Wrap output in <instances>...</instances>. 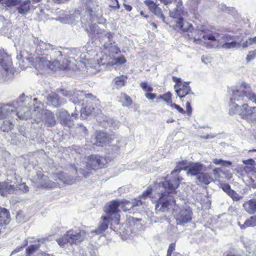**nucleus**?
Instances as JSON below:
<instances>
[{"label":"nucleus","instance_id":"nucleus-19","mask_svg":"<svg viewBox=\"0 0 256 256\" xmlns=\"http://www.w3.org/2000/svg\"><path fill=\"white\" fill-rule=\"evenodd\" d=\"M62 124L68 125L73 120L76 119L78 117V112L72 113L70 115L68 112L64 110H60L57 114Z\"/></svg>","mask_w":256,"mask_h":256},{"label":"nucleus","instance_id":"nucleus-59","mask_svg":"<svg viewBox=\"0 0 256 256\" xmlns=\"http://www.w3.org/2000/svg\"><path fill=\"white\" fill-rule=\"evenodd\" d=\"M156 94H152V93H149L146 92L145 94V96L148 100H154L156 98Z\"/></svg>","mask_w":256,"mask_h":256},{"label":"nucleus","instance_id":"nucleus-39","mask_svg":"<svg viewBox=\"0 0 256 256\" xmlns=\"http://www.w3.org/2000/svg\"><path fill=\"white\" fill-rule=\"evenodd\" d=\"M120 207L122 208L124 211H127L130 210L132 208H134V204L130 201L126 200L120 201Z\"/></svg>","mask_w":256,"mask_h":256},{"label":"nucleus","instance_id":"nucleus-57","mask_svg":"<svg viewBox=\"0 0 256 256\" xmlns=\"http://www.w3.org/2000/svg\"><path fill=\"white\" fill-rule=\"evenodd\" d=\"M18 188L24 192H26L28 191V187L24 183L19 184Z\"/></svg>","mask_w":256,"mask_h":256},{"label":"nucleus","instance_id":"nucleus-51","mask_svg":"<svg viewBox=\"0 0 256 256\" xmlns=\"http://www.w3.org/2000/svg\"><path fill=\"white\" fill-rule=\"evenodd\" d=\"M242 163L252 168H254V166L255 165V161L252 158H250L246 160H243Z\"/></svg>","mask_w":256,"mask_h":256},{"label":"nucleus","instance_id":"nucleus-27","mask_svg":"<svg viewBox=\"0 0 256 256\" xmlns=\"http://www.w3.org/2000/svg\"><path fill=\"white\" fill-rule=\"evenodd\" d=\"M188 82H184L181 86L175 90L176 93L180 98H184L192 92Z\"/></svg>","mask_w":256,"mask_h":256},{"label":"nucleus","instance_id":"nucleus-33","mask_svg":"<svg viewBox=\"0 0 256 256\" xmlns=\"http://www.w3.org/2000/svg\"><path fill=\"white\" fill-rule=\"evenodd\" d=\"M80 18V10H75L73 13L66 17L68 23L71 24H76L78 22Z\"/></svg>","mask_w":256,"mask_h":256},{"label":"nucleus","instance_id":"nucleus-50","mask_svg":"<svg viewBox=\"0 0 256 256\" xmlns=\"http://www.w3.org/2000/svg\"><path fill=\"white\" fill-rule=\"evenodd\" d=\"M158 18H162L164 22V16L162 14V10L158 6L152 12Z\"/></svg>","mask_w":256,"mask_h":256},{"label":"nucleus","instance_id":"nucleus-12","mask_svg":"<svg viewBox=\"0 0 256 256\" xmlns=\"http://www.w3.org/2000/svg\"><path fill=\"white\" fill-rule=\"evenodd\" d=\"M86 159L87 168L94 170L103 168L107 163L105 158L99 155H91L88 156Z\"/></svg>","mask_w":256,"mask_h":256},{"label":"nucleus","instance_id":"nucleus-17","mask_svg":"<svg viewBox=\"0 0 256 256\" xmlns=\"http://www.w3.org/2000/svg\"><path fill=\"white\" fill-rule=\"evenodd\" d=\"M34 43L36 45V52L38 53H42V55H46L48 57L49 55L52 48V45L49 43H46L41 40H38V38L34 39Z\"/></svg>","mask_w":256,"mask_h":256},{"label":"nucleus","instance_id":"nucleus-38","mask_svg":"<svg viewBox=\"0 0 256 256\" xmlns=\"http://www.w3.org/2000/svg\"><path fill=\"white\" fill-rule=\"evenodd\" d=\"M212 162L216 165L224 166L226 167H230L232 163L228 160H224L222 159L214 158L212 160Z\"/></svg>","mask_w":256,"mask_h":256},{"label":"nucleus","instance_id":"nucleus-18","mask_svg":"<svg viewBox=\"0 0 256 256\" xmlns=\"http://www.w3.org/2000/svg\"><path fill=\"white\" fill-rule=\"evenodd\" d=\"M36 180L38 187L51 188L55 185L54 182L50 180L47 176H44L40 172L37 173Z\"/></svg>","mask_w":256,"mask_h":256},{"label":"nucleus","instance_id":"nucleus-46","mask_svg":"<svg viewBox=\"0 0 256 256\" xmlns=\"http://www.w3.org/2000/svg\"><path fill=\"white\" fill-rule=\"evenodd\" d=\"M140 86L144 92H151L153 90V88L148 85V83L146 82H141L140 84Z\"/></svg>","mask_w":256,"mask_h":256},{"label":"nucleus","instance_id":"nucleus-55","mask_svg":"<svg viewBox=\"0 0 256 256\" xmlns=\"http://www.w3.org/2000/svg\"><path fill=\"white\" fill-rule=\"evenodd\" d=\"M221 188L222 190L225 192L227 194L232 190L230 184H221Z\"/></svg>","mask_w":256,"mask_h":256},{"label":"nucleus","instance_id":"nucleus-42","mask_svg":"<svg viewBox=\"0 0 256 256\" xmlns=\"http://www.w3.org/2000/svg\"><path fill=\"white\" fill-rule=\"evenodd\" d=\"M122 97L124 99V101L122 104L123 106H128L132 104V100L128 95L126 94H122Z\"/></svg>","mask_w":256,"mask_h":256},{"label":"nucleus","instance_id":"nucleus-15","mask_svg":"<svg viewBox=\"0 0 256 256\" xmlns=\"http://www.w3.org/2000/svg\"><path fill=\"white\" fill-rule=\"evenodd\" d=\"M120 200H112L110 203L106 204L105 207V211L108 215L107 216L110 217L112 214L116 218L115 224H118L119 220V214L118 212H120L118 207L120 206Z\"/></svg>","mask_w":256,"mask_h":256},{"label":"nucleus","instance_id":"nucleus-31","mask_svg":"<svg viewBox=\"0 0 256 256\" xmlns=\"http://www.w3.org/2000/svg\"><path fill=\"white\" fill-rule=\"evenodd\" d=\"M126 79L127 77L123 75L116 77L112 80V84H114V88L120 89L124 86Z\"/></svg>","mask_w":256,"mask_h":256},{"label":"nucleus","instance_id":"nucleus-48","mask_svg":"<svg viewBox=\"0 0 256 256\" xmlns=\"http://www.w3.org/2000/svg\"><path fill=\"white\" fill-rule=\"evenodd\" d=\"M152 188L150 186L148 187L146 190L142 192L140 198H150L152 194Z\"/></svg>","mask_w":256,"mask_h":256},{"label":"nucleus","instance_id":"nucleus-56","mask_svg":"<svg viewBox=\"0 0 256 256\" xmlns=\"http://www.w3.org/2000/svg\"><path fill=\"white\" fill-rule=\"evenodd\" d=\"M170 106L172 108H176L178 112H179L180 113L182 114H184L186 113V112L182 108L180 107L178 105L176 104H171Z\"/></svg>","mask_w":256,"mask_h":256},{"label":"nucleus","instance_id":"nucleus-16","mask_svg":"<svg viewBox=\"0 0 256 256\" xmlns=\"http://www.w3.org/2000/svg\"><path fill=\"white\" fill-rule=\"evenodd\" d=\"M100 41L103 43L104 48L110 52V54H117L120 50L116 42L112 40V35L110 33V38L104 37Z\"/></svg>","mask_w":256,"mask_h":256},{"label":"nucleus","instance_id":"nucleus-11","mask_svg":"<svg viewBox=\"0 0 256 256\" xmlns=\"http://www.w3.org/2000/svg\"><path fill=\"white\" fill-rule=\"evenodd\" d=\"M192 214V212L190 207L180 209L178 212L174 210V216L178 224L184 225L191 221Z\"/></svg>","mask_w":256,"mask_h":256},{"label":"nucleus","instance_id":"nucleus-1","mask_svg":"<svg viewBox=\"0 0 256 256\" xmlns=\"http://www.w3.org/2000/svg\"><path fill=\"white\" fill-rule=\"evenodd\" d=\"M180 168L174 170L171 172V176L167 177L164 182H159L158 188V200L156 206V211L157 214L160 212H164L170 208L176 206V200L171 196L176 193V190L180 184V179L178 176L179 172L182 170H188L187 174L188 176H196L206 170V166L200 162L190 164L188 166L182 167L186 164L184 161L179 163Z\"/></svg>","mask_w":256,"mask_h":256},{"label":"nucleus","instance_id":"nucleus-64","mask_svg":"<svg viewBox=\"0 0 256 256\" xmlns=\"http://www.w3.org/2000/svg\"><path fill=\"white\" fill-rule=\"evenodd\" d=\"M132 202V204H134V207L140 206L142 204V202L140 200H135Z\"/></svg>","mask_w":256,"mask_h":256},{"label":"nucleus","instance_id":"nucleus-54","mask_svg":"<svg viewBox=\"0 0 256 256\" xmlns=\"http://www.w3.org/2000/svg\"><path fill=\"white\" fill-rule=\"evenodd\" d=\"M116 146L118 148H120V147H122V146H125L126 144V140L122 138H116Z\"/></svg>","mask_w":256,"mask_h":256},{"label":"nucleus","instance_id":"nucleus-36","mask_svg":"<svg viewBox=\"0 0 256 256\" xmlns=\"http://www.w3.org/2000/svg\"><path fill=\"white\" fill-rule=\"evenodd\" d=\"M40 242V240H38V244H32V245H30L29 246H28L26 250V256H30V255L36 252L40 248V244H39Z\"/></svg>","mask_w":256,"mask_h":256},{"label":"nucleus","instance_id":"nucleus-5","mask_svg":"<svg viewBox=\"0 0 256 256\" xmlns=\"http://www.w3.org/2000/svg\"><path fill=\"white\" fill-rule=\"evenodd\" d=\"M176 8L170 10V16L178 19L176 21V28L180 30L183 32H189L192 27L191 24L184 20V17L186 15V12L183 10L182 4L181 0H176L175 2Z\"/></svg>","mask_w":256,"mask_h":256},{"label":"nucleus","instance_id":"nucleus-43","mask_svg":"<svg viewBox=\"0 0 256 256\" xmlns=\"http://www.w3.org/2000/svg\"><path fill=\"white\" fill-rule=\"evenodd\" d=\"M144 2L152 12L158 7V6L152 0H145Z\"/></svg>","mask_w":256,"mask_h":256},{"label":"nucleus","instance_id":"nucleus-25","mask_svg":"<svg viewBox=\"0 0 256 256\" xmlns=\"http://www.w3.org/2000/svg\"><path fill=\"white\" fill-rule=\"evenodd\" d=\"M53 178L56 180H58L60 182L68 184H72L76 181V178H74L72 176L63 172L54 174Z\"/></svg>","mask_w":256,"mask_h":256},{"label":"nucleus","instance_id":"nucleus-8","mask_svg":"<svg viewBox=\"0 0 256 256\" xmlns=\"http://www.w3.org/2000/svg\"><path fill=\"white\" fill-rule=\"evenodd\" d=\"M232 99L237 100L238 102H246L252 100L256 104V96L253 93L250 86L244 82H242L238 90L235 91Z\"/></svg>","mask_w":256,"mask_h":256},{"label":"nucleus","instance_id":"nucleus-3","mask_svg":"<svg viewBox=\"0 0 256 256\" xmlns=\"http://www.w3.org/2000/svg\"><path fill=\"white\" fill-rule=\"evenodd\" d=\"M28 99L24 94H22L18 98L17 103L18 108L17 110L14 108L15 103L13 102L12 105L6 104L0 107V118L2 119L6 118H14L15 116L20 120L27 119L30 116V108L26 105V102Z\"/></svg>","mask_w":256,"mask_h":256},{"label":"nucleus","instance_id":"nucleus-6","mask_svg":"<svg viewBox=\"0 0 256 256\" xmlns=\"http://www.w3.org/2000/svg\"><path fill=\"white\" fill-rule=\"evenodd\" d=\"M85 238L86 234L84 232L80 230H70L58 238L56 242L60 247L64 248L67 244H78L82 242Z\"/></svg>","mask_w":256,"mask_h":256},{"label":"nucleus","instance_id":"nucleus-14","mask_svg":"<svg viewBox=\"0 0 256 256\" xmlns=\"http://www.w3.org/2000/svg\"><path fill=\"white\" fill-rule=\"evenodd\" d=\"M89 36L91 38H98L100 40L104 38H110V32L101 30L98 25L94 24L90 26L89 29H86Z\"/></svg>","mask_w":256,"mask_h":256},{"label":"nucleus","instance_id":"nucleus-26","mask_svg":"<svg viewBox=\"0 0 256 256\" xmlns=\"http://www.w3.org/2000/svg\"><path fill=\"white\" fill-rule=\"evenodd\" d=\"M16 190L14 185L5 182L0 183V194L2 196H5L8 194L15 193Z\"/></svg>","mask_w":256,"mask_h":256},{"label":"nucleus","instance_id":"nucleus-4","mask_svg":"<svg viewBox=\"0 0 256 256\" xmlns=\"http://www.w3.org/2000/svg\"><path fill=\"white\" fill-rule=\"evenodd\" d=\"M62 56V52L60 51L58 48L52 46V48L49 52L48 57L39 58L38 64L44 68H47L54 71H56L58 69L66 70L68 68V66L61 65L58 61L56 60Z\"/></svg>","mask_w":256,"mask_h":256},{"label":"nucleus","instance_id":"nucleus-47","mask_svg":"<svg viewBox=\"0 0 256 256\" xmlns=\"http://www.w3.org/2000/svg\"><path fill=\"white\" fill-rule=\"evenodd\" d=\"M172 94L168 92L163 94V100L165 101L168 104H170L172 103Z\"/></svg>","mask_w":256,"mask_h":256},{"label":"nucleus","instance_id":"nucleus-52","mask_svg":"<svg viewBox=\"0 0 256 256\" xmlns=\"http://www.w3.org/2000/svg\"><path fill=\"white\" fill-rule=\"evenodd\" d=\"M256 56V50L250 51L248 52L246 58L247 62H249L252 60Z\"/></svg>","mask_w":256,"mask_h":256},{"label":"nucleus","instance_id":"nucleus-44","mask_svg":"<svg viewBox=\"0 0 256 256\" xmlns=\"http://www.w3.org/2000/svg\"><path fill=\"white\" fill-rule=\"evenodd\" d=\"M234 200L238 201L242 198V196L237 194L234 190H232L228 194Z\"/></svg>","mask_w":256,"mask_h":256},{"label":"nucleus","instance_id":"nucleus-32","mask_svg":"<svg viewBox=\"0 0 256 256\" xmlns=\"http://www.w3.org/2000/svg\"><path fill=\"white\" fill-rule=\"evenodd\" d=\"M237 224L242 230L245 229L248 226H256V216H251L250 218L247 219L243 224H241L240 221H238Z\"/></svg>","mask_w":256,"mask_h":256},{"label":"nucleus","instance_id":"nucleus-20","mask_svg":"<svg viewBox=\"0 0 256 256\" xmlns=\"http://www.w3.org/2000/svg\"><path fill=\"white\" fill-rule=\"evenodd\" d=\"M86 4L87 6V11L92 19L98 17V6L96 0H85Z\"/></svg>","mask_w":256,"mask_h":256},{"label":"nucleus","instance_id":"nucleus-41","mask_svg":"<svg viewBox=\"0 0 256 256\" xmlns=\"http://www.w3.org/2000/svg\"><path fill=\"white\" fill-rule=\"evenodd\" d=\"M243 245L246 249V250L249 253L251 254L253 252L252 250V244L250 240L248 239L243 240H242Z\"/></svg>","mask_w":256,"mask_h":256},{"label":"nucleus","instance_id":"nucleus-60","mask_svg":"<svg viewBox=\"0 0 256 256\" xmlns=\"http://www.w3.org/2000/svg\"><path fill=\"white\" fill-rule=\"evenodd\" d=\"M123 6L124 7L126 10L128 12H130L132 10V6L128 4V3L124 0L123 2Z\"/></svg>","mask_w":256,"mask_h":256},{"label":"nucleus","instance_id":"nucleus-2","mask_svg":"<svg viewBox=\"0 0 256 256\" xmlns=\"http://www.w3.org/2000/svg\"><path fill=\"white\" fill-rule=\"evenodd\" d=\"M207 30L204 26L198 24L196 28L192 27L188 36L190 39H193L194 42L196 44H201L202 42V38L204 40H210L209 44L211 46H216L217 48L224 50L240 48L241 42H237L234 36L228 34H222L215 36L211 34H206Z\"/></svg>","mask_w":256,"mask_h":256},{"label":"nucleus","instance_id":"nucleus-23","mask_svg":"<svg viewBox=\"0 0 256 256\" xmlns=\"http://www.w3.org/2000/svg\"><path fill=\"white\" fill-rule=\"evenodd\" d=\"M238 88L234 89L232 90V96L230 98V103L229 104V112L228 114L230 116H234V114H238L240 116V114L242 111V106H238V104L235 103V102H237V100L232 99L234 97V94L235 91L238 90Z\"/></svg>","mask_w":256,"mask_h":256},{"label":"nucleus","instance_id":"nucleus-13","mask_svg":"<svg viewBox=\"0 0 256 256\" xmlns=\"http://www.w3.org/2000/svg\"><path fill=\"white\" fill-rule=\"evenodd\" d=\"M242 111L240 114L241 118L249 123L256 122V107L250 106L248 104H242Z\"/></svg>","mask_w":256,"mask_h":256},{"label":"nucleus","instance_id":"nucleus-35","mask_svg":"<svg viewBox=\"0 0 256 256\" xmlns=\"http://www.w3.org/2000/svg\"><path fill=\"white\" fill-rule=\"evenodd\" d=\"M14 126V124L10 120H6L3 122L0 129L4 132H8L13 128Z\"/></svg>","mask_w":256,"mask_h":256},{"label":"nucleus","instance_id":"nucleus-7","mask_svg":"<svg viewBox=\"0 0 256 256\" xmlns=\"http://www.w3.org/2000/svg\"><path fill=\"white\" fill-rule=\"evenodd\" d=\"M57 92L64 96L70 98V100L74 103L75 105L76 104H80V101H86V102L91 103V100H96V97H94L92 94H85L82 91H76V92H74L60 89L58 90Z\"/></svg>","mask_w":256,"mask_h":256},{"label":"nucleus","instance_id":"nucleus-45","mask_svg":"<svg viewBox=\"0 0 256 256\" xmlns=\"http://www.w3.org/2000/svg\"><path fill=\"white\" fill-rule=\"evenodd\" d=\"M166 220V216L163 214L162 216H153L152 218L151 221L152 222L154 223H158L162 222Z\"/></svg>","mask_w":256,"mask_h":256},{"label":"nucleus","instance_id":"nucleus-28","mask_svg":"<svg viewBox=\"0 0 256 256\" xmlns=\"http://www.w3.org/2000/svg\"><path fill=\"white\" fill-rule=\"evenodd\" d=\"M245 210L250 214H253L256 212V199H250L242 204Z\"/></svg>","mask_w":256,"mask_h":256},{"label":"nucleus","instance_id":"nucleus-37","mask_svg":"<svg viewBox=\"0 0 256 256\" xmlns=\"http://www.w3.org/2000/svg\"><path fill=\"white\" fill-rule=\"evenodd\" d=\"M94 110V108L92 106H86L82 108L80 110L81 112V116L82 118H86L87 116L90 114L93 110Z\"/></svg>","mask_w":256,"mask_h":256},{"label":"nucleus","instance_id":"nucleus-21","mask_svg":"<svg viewBox=\"0 0 256 256\" xmlns=\"http://www.w3.org/2000/svg\"><path fill=\"white\" fill-rule=\"evenodd\" d=\"M114 140V138H112V136H110L102 132H98L95 137V140L93 144L97 146H103L105 144L111 142Z\"/></svg>","mask_w":256,"mask_h":256},{"label":"nucleus","instance_id":"nucleus-22","mask_svg":"<svg viewBox=\"0 0 256 256\" xmlns=\"http://www.w3.org/2000/svg\"><path fill=\"white\" fill-rule=\"evenodd\" d=\"M42 119L48 126H54L56 124L54 116L50 111L47 110H42Z\"/></svg>","mask_w":256,"mask_h":256},{"label":"nucleus","instance_id":"nucleus-58","mask_svg":"<svg viewBox=\"0 0 256 256\" xmlns=\"http://www.w3.org/2000/svg\"><path fill=\"white\" fill-rule=\"evenodd\" d=\"M186 113L188 116H190L192 112V108L190 106V101H187L186 102Z\"/></svg>","mask_w":256,"mask_h":256},{"label":"nucleus","instance_id":"nucleus-40","mask_svg":"<svg viewBox=\"0 0 256 256\" xmlns=\"http://www.w3.org/2000/svg\"><path fill=\"white\" fill-rule=\"evenodd\" d=\"M104 122H106L107 123V124H106L104 126H112L113 127L115 126H119L120 124L118 122H115L110 118H108L107 116H105Z\"/></svg>","mask_w":256,"mask_h":256},{"label":"nucleus","instance_id":"nucleus-63","mask_svg":"<svg viewBox=\"0 0 256 256\" xmlns=\"http://www.w3.org/2000/svg\"><path fill=\"white\" fill-rule=\"evenodd\" d=\"M216 136V135L212 134H207L206 136H200V138L206 139V140H208L211 139Z\"/></svg>","mask_w":256,"mask_h":256},{"label":"nucleus","instance_id":"nucleus-53","mask_svg":"<svg viewBox=\"0 0 256 256\" xmlns=\"http://www.w3.org/2000/svg\"><path fill=\"white\" fill-rule=\"evenodd\" d=\"M176 244L175 243H171L168 250L166 256H171L173 251L175 250Z\"/></svg>","mask_w":256,"mask_h":256},{"label":"nucleus","instance_id":"nucleus-24","mask_svg":"<svg viewBox=\"0 0 256 256\" xmlns=\"http://www.w3.org/2000/svg\"><path fill=\"white\" fill-rule=\"evenodd\" d=\"M47 104L54 107H59L65 102L63 99L60 98L58 95L55 92L49 94L47 97Z\"/></svg>","mask_w":256,"mask_h":256},{"label":"nucleus","instance_id":"nucleus-10","mask_svg":"<svg viewBox=\"0 0 256 256\" xmlns=\"http://www.w3.org/2000/svg\"><path fill=\"white\" fill-rule=\"evenodd\" d=\"M12 62L7 54L0 50V78L6 80L12 72L10 70Z\"/></svg>","mask_w":256,"mask_h":256},{"label":"nucleus","instance_id":"nucleus-9","mask_svg":"<svg viewBox=\"0 0 256 256\" xmlns=\"http://www.w3.org/2000/svg\"><path fill=\"white\" fill-rule=\"evenodd\" d=\"M4 4L9 8L16 6L18 13L22 16H25L30 11L31 2L30 0H6Z\"/></svg>","mask_w":256,"mask_h":256},{"label":"nucleus","instance_id":"nucleus-29","mask_svg":"<svg viewBox=\"0 0 256 256\" xmlns=\"http://www.w3.org/2000/svg\"><path fill=\"white\" fill-rule=\"evenodd\" d=\"M103 221L99 225L98 228L94 230V232L97 234H100L104 232L108 228L110 220H112V218L109 216H103L102 218Z\"/></svg>","mask_w":256,"mask_h":256},{"label":"nucleus","instance_id":"nucleus-30","mask_svg":"<svg viewBox=\"0 0 256 256\" xmlns=\"http://www.w3.org/2000/svg\"><path fill=\"white\" fill-rule=\"evenodd\" d=\"M200 183L208 185L213 181L210 174L208 172H201L196 177Z\"/></svg>","mask_w":256,"mask_h":256},{"label":"nucleus","instance_id":"nucleus-49","mask_svg":"<svg viewBox=\"0 0 256 256\" xmlns=\"http://www.w3.org/2000/svg\"><path fill=\"white\" fill-rule=\"evenodd\" d=\"M172 79V80L176 83L174 86V90L176 89L177 88L181 86L182 84H183V83L182 82L180 78H177L175 76H173Z\"/></svg>","mask_w":256,"mask_h":256},{"label":"nucleus","instance_id":"nucleus-61","mask_svg":"<svg viewBox=\"0 0 256 256\" xmlns=\"http://www.w3.org/2000/svg\"><path fill=\"white\" fill-rule=\"evenodd\" d=\"M162 2H163L164 4H169L173 3L176 6L174 8H176V4L175 2L176 0H160Z\"/></svg>","mask_w":256,"mask_h":256},{"label":"nucleus","instance_id":"nucleus-34","mask_svg":"<svg viewBox=\"0 0 256 256\" xmlns=\"http://www.w3.org/2000/svg\"><path fill=\"white\" fill-rule=\"evenodd\" d=\"M253 170V168L250 166L245 165L244 164L240 165L238 168L234 169V170L241 176L246 175L248 172Z\"/></svg>","mask_w":256,"mask_h":256},{"label":"nucleus","instance_id":"nucleus-62","mask_svg":"<svg viewBox=\"0 0 256 256\" xmlns=\"http://www.w3.org/2000/svg\"><path fill=\"white\" fill-rule=\"evenodd\" d=\"M126 62V60L124 56L120 57V58H117L116 59V63H118V64H124V63Z\"/></svg>","mask_w":256,"mask_h":256}]
</instances>
